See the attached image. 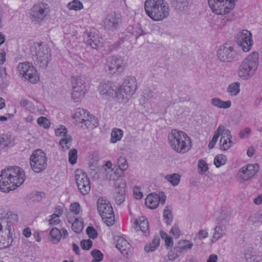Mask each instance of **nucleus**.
Returning <instances> with one entry per match:
<instances>
[{
	"label": "nucleus",
	"instance_id": "nucleus-1",
	"mask_svg": "<svg viewBox=\"0 0 262 262\" xmlns=\"http://www.w3.org/2000/svg\"><path fill=\"white\" fill-rule=\"evenodd\" d=\"M25 173L18 167H8L2 170L0 175V190L9 192L19 187L25 181Z\"/></svg>",
	"mask_w": 262,
	"mask_h": 262
},
{
	"label": "nucleus",
	"instance_id": "nucleus-2",
	"mask_svg": "<svg viewBox=\"0 0 262 262\" xmlns=\"http://www.w3.org/2000/svg\"><path fill=\"white\" fill-rule=\"evenodd\" d=\"M144 9L147 15L157 21L167 18L170 13V7L165 0H146Z\"/></svg>",
	"mask_w": 262,
	"mask_h": 262
},
{
	"label": "nucleus",
	"instance_id": "nucleus-3",
	"mask_svg": "<svg viewBox=\"0 0 262 262\" xmlns=\"http://www.w3.org/2000/svg\"><path fill=\"white\" fill-rule=\"evenodd\" d=\"M168 141L170 147L180 154L186 153L191 146L190 139L187 135L177 129H172L169 133Z\"/></svg>",
	"mask_w": 262,
	"mask_h": 262
},
{
	"label": "nucleus",
	"instance_id": "nucleus-4",
	"mask_svg": "<svg viewBox=\"0 0 262 262\" xmlns=\"http://www.w3.org/2000/svg\"><path fill=\"white\" fill-rule=\"evenodd\" d=\"M259 63V54L254 52L244 59L238 69V76L244 80L251 78L255 74Z\"/></svg>",
	"mask_w": 262,
	"mask_h": 262
},
{
	"label": "nucleus",
	"instance_id": "nucleus-5",
	"mask_svg": "<svg viewBox=\"0 0 262 262\" xmlns=\"http://www.w3.org/2000/svg\"><path fill=\"white\" fill-rule=\"evenodd\" d=\"M100 94L105 98L110 99L115 98L120 103L123 102L124 96L121 93L122 89H118L109 81L101 82L98 88Z\"/></svg>",
	"mask_w": 262,
	"mask_h": 262
},
{
	"label": "nucleus",
	"instance_id": "nucleus-6",
	"mask_svg": "<svg viewBox=\"0 0 262 262\" xmlns=\"http://www.w3.org/2000/svg\"><path fill=\"white\" fill-rule=\"evenodd\" d=\"M98 211L104 222L110 226L115 222L113 207L110 202L103 198H99L97 202Z\"/></svg>",
	"mask_w": 262,
	"mask_h": 262
},
{
	"label": "nucleus",
	"instance_id": "nucleus-7",
	"mask_svg": "<svg viewBox=\"0 0 262 262\" xmlns=\"http://www.w3.org/2000/svg\"><path fill=\"white\" fill-rule=\"evenodd\" d=\"M237 0H208V4L213 12L217 15L226 14L235 6Z\"/></svg>",
	"mask_w": 262,
	"mask_h": 262
},
{
	"label": "nucleus",
	"instance_id": "nucleus-8",
	"mask_svg": "<svg viewBox=\"0 0 262 262\" xmlns=\"http://www.w3.org/2000/svg\"><path fill=\"white\" fill-rule=\"evenodd\" d=\"M30 163L31 168L35 172H41L47 165L46 154L40 149H36L31 156Z\"/></svg>",
	"mask_w": 262,
	"mask_h": 262
},
{
	"label": "nucleus",
	"instance_id": "nucleus-9",
	"mask_svg": "<svg viewBox=\"0 0 262 262\" xmlns=\"http://www.w3.org/2000/svg\"><path fill=\"white\" fill-rule=\"evenodd\" d=\"M51 49L45 45L38 44L36 48L35 62L40 67L45 68L51 60Z\"/></svg>",
	"mask_w": 262,
	"mask_h": 262
},
{
	"label": "nucleus",
	"instance_id": "nucleus-10",
	"mask_svg": "<svg viewBox=\"0 0 262 262\" xmlns=\"http://www.w3.org/2000/svg\"><path fill=\"white\" fill-rule=\"evenodd\" d=\"M17 69L20 74L31 83H35L39 80L37 71L29 62H23L18 64Z\"/></svg>",
	"mask_w": 262,
	"mask_h": 262
},
{
	"label": "nucleus",
	"instance_id": "nucleus-11",
	"mask_svg": "<svg viewBox=\"0 0 262 262\" xmlns=\"http://www.w3.org/2000/svg\"><path fill=\"white\" fill-rule=\"evenodd\" d=\"M125 66L123 58L118 56H112L106 58L105 70L110 74L121 73Z\"/></svg>",
	"mask_w": 262,
	"mask_h": 262
},
{
	"label": "nucleus",
	"instance_id": "nucleus-12",
	"mask_svg": "<svg viewBox=\"0 0 262 262\" xmlns=\"http://www.w3.org/2000/svg\"><path fill=\"white\" fill-rule=\"evenodd\" d=\"M217 56L219 60L222 62H232L238 59V55L234 48L227 45L220 48L217 52Z\"/></svg>",
	"mask_w": 262,
	"mask_h": 262
},
{
	"label": "nucleus",
	"instance_id": "nucleus-13",
	"mask_svg": "<svg viewBox=\"0 0 262 262\" xmlns=\"http://www.w3.org/2000/svg\"><path fill=\"white\" fill-rule=\"evenodd\" d=\"M75 177L80 192L83 195L89 194L91 190V184L86 173L82 170H77L75 171Z\"/></svg>",
	"mask_w": 262,
	"mask_h": 262
},
{
	"label": "nucleus",
	"instance_id": "nucleus-14",
	"mask_svg": "<svg viewBox=\"0 0 262 262\" xmlns=\"http://www.w3.org/2000/svg\"><path fill=\"white\" fill-rule=\"evenodd\" d=\"M137 88L136 79L133 76H129L125 79L122 85L118 89H121V93L124 96L123 102L130 97L135 92Z\"/></svg>",
	"mask_w": 262,
	"mask_h": 262
},
{
	"label": "nucleus",
	"instance_id": "nucleus-15",
	"mask_svg": "<svg viewBox=\"0 0 262 262\" xmlns=\"http://www.w3.org/2000/svg\"><path fill=\"white\" fill-rule=\"evenodd\" d=\"M236 41L245 52L249 51L253 43L251 32L246 30L237 33Z\"/></svg>",
	"mask_w": 262,
	"mask_h": 262
},
{
	"label": "nucleus",
	"instance_id": "nucleus-16",
	"mask_svg": "<svg viewBox=\"0 0 262 262\" xmlns=\"http://www.w3.org/2000/svg\"><path fill=\"white\" fill-rule=\"evenodd\" d=\"M83 41L93 49H97L102 46V39L94 29L85 31L83 33Z\"/></svg>",
	"mask_w": 262,
	"mask_h": 262
},
{
	"label": "nucleus",
	"instance_id": "nucleus-17",
	"mask_svg": "<svg viewBox=\"0 0 262 262\" xmlns=\"http://www.w3.org/2000/svg\"><path fill=\"white\" fill-rule=\"evenodd\" d=\"M49 7L45 3L34 5L31 9V18L33 21L42 20L48 14Z\"/></svg>",
	"mask_w": 262,
	"mask_h": 262
},
{
	"label": "nucleus",
	"instance_id": "nucleus-18",
	"mask_svg": "<svg viewBox=\"0 0 262 262\" xmlns=\"http://www.w3.org/2000/svg\"><path fill=\"white\" fill-rule=\"evenodd\" d=\"M73 118L76 119V121L84 123L86 127H90L92 122L95 121L94 117L81 108H78L75 110Z\"/></svg>",
	"mask_w": 262,
	"mask_h": 262
},
{
	"label": "nucleus",
	"instance_id": "nucleus-19",
	"mask_svg": "<svg viewBox=\"0 0 262 262\" xmlns=\"http://www.w3.org/2000/svg\"><path fill=\"white\" fill-rule=\"evenodd\" d=\"M258 170L259 166L257 164H249L239 169L238 175L241 180L246 181L252 178Z\"/></svg>",
	"mask_w": 262,
	"mask_h": 262
},
{
	"label": "nucleus",
	"instance_id": "nucleus-20",
	"mask_svg": "<svg viewBox=\"0 0 262 262\" xmlns=\"http://www.w3.org/2000/svg\"><path fill=\"white\" fill-rule=\"evenodd\" d=\"M166 196L164 195L163 192L161 193L160 196L156 193H152L148 194L145 199V203L147 207L150 209H155L160 202L162 204H164L165 202Z\"/></svg>",
	"mask_w": 262,
	"mask_h": 262
},
{
	"label": "nucleus",
	"instance_id": "nucleus-21",
	"mask_svg": "<svg viewBox=\"0 0 262 262\" xmlns=\"http://www.w3.org/2000/svg\"><path fill=\"white\" fill-rule=\"evenodd\" d=\"M121 23V17L115 13L107 15L104 20V27L105 29L114 31L118 28Z\"/></svg>",
	"mask_w": 262,
	"mask_h": 262
},
{
	"label": "nucleus",
	"instance_id": "nucleus-22",
	"mask_svg": "<svg viewBox=\"0 0 262 262\" xmlns=\"http://www.w3.org/2000/svg\"><path fill=\"white\" fill-rule=\"evenodd\" d=\"M116 242V247L123 255L127 256L128 255V251L131 248V245L122 236H119Z\"/></svg>",
	"mask_w": 262,
	"mask_h": 262
},
{
	"label": "nucleus",
	"instance_id": "nucleus-23",
	"mask_svg": "<svg viewBox=\"0 0 262 262\" xmlns=\"http://www.w3.org/2000/svg\"><path fill=\"white\" fill-rule=\"evenodd\" d=\"M114 198L116 203L118 205H121L125 201V193L124 187H118L115 189L114 191Z\"/></svg>",
	"mask_w": 262,
	"mask_h": 262
},
{
	"label": "nucleus",
	"instance_id": "nucleus-24",
	"mask_svg": "<svg viewBox=\"0 0 262 262\" xmlns=\"http://www.w3.org/2000/svg\"><path fill=\"white\" fill-rule=\"evenodd\" d=\"M85 86L76 87L72 86V98L75 101H78L84 94Z\"/></svg>",
	"mask_w": 262,
	"mask_h": 262
},
{
	"label": "nucleus",
	"instance_id": "nucleus-25",
	"mask_svg": "<svg viewBox=\"0 0 262 262\" xmlns=\"http://www.w3.org/2000/svg\"><path fill=\"white\" fill-rule=\"evenodd\" d=\"M214 233L213 238L215 241H216L225 233L226 227L223 223L222 224L220 223L214 227Z\"/></svg>",
	"mask_w": 262,
	"mask_h": 262
},
{
	"label": "nucleus",
	"instance_id": "nucleus-26",
	"mask_svg": "<svg viewBox=\"0 0 262 262\" xmlns=\"http://www.w3.org/2000/svg\"><path fill=\"white\" fill-rule=\"evenodd\" d=\"M137 226L136 228L137 230L139 229L143 233L147 234L149 233L148 222L144 218L140 219L136 221Z\"/></svg>",
	"mask_w": 262,
	"mask_h": 262
},
{
	"label": "nucleus",
	"instance_id": "nucleus-27",
	"mask_svg": "<svg viewBox=\"0 0 262 262\" xmlns=\"http://www.w3.org/2000/svg\"><path fill=\"white\" fill-rule=\"evenodd\" d=\"M225 14L221 15V17L217 18V19L215 20L216 25L218 26L219 28L222 29L225 26L227 25V23L231 21L233 17V15L228 14L227 15H225Z\"/></svg>",
	"mask_w": 262,
	"mask_h": 262
},
{
	"label": "nucleus",
	"instance_id": "nucleus-28",
	"mask_svg": "<svg viewBox=\"0 0 262 262\" xmlns=\"http://www.w3.org/2000/svg\"><path fill=\"white\" fill-rule=\"evenodd\" d=\"M211 104L214 106L223 108H228L231 105L230 101H223L217 98L212 99Z\"/></svg>",
	"mask_w": 262,
	"mask_h": 262
},
{
	"label": "nucleus",
	"instance_id": "nucleus-29",
	"mask_svg": "<svg viewBox=\"0 0 262 262\" xmlns=\"http://www.w3.org/2000/svg\"><path fill=\"white\" fill-rule=\"evenodd\" d=\"M160 241V237L158 235L155 236L152 242L144 247L145 251L147 252L154 251L159 247Z\"/></svg>",
	"mask_w": 262,
	"mask_h": 262
},
{
	"label": "nucleus",
	"instance_id": "nucleus-30",
	"mask_svg": "<svg viewBox=\"0 0 262 262\" xmlns=\"http://www.w3.org/2000/svg\"><path fill=\"white\" fill-rule=\"evenodd\" d=\"M123 132L121 129L114 128L111 133V138L110 142L112 143H115L121 140L123 137Z\"/></svg>",
	"mask_w": 262,
	"mask_h": 262
},
{
	"label": "nucleus",
	"instance_id": "nucleus-31",
	"mask_svg": "<svg viewBox=\"0 0 262 262\" xmlns=\"http://www.w3.org/2000/svg\"><path fill=\"white\" fill-rule=\"evenodd\" d=\"M215 132L219 137L221 136V139H230L232 138L230 131L225 129L223 125H220Z\"/></svg>",
	"mask_w": 262,
	"mask_h": 262
},
{
	"label": "nucleus",
	"instance_id": "nucleus-32",
	"mask_svg": "<svg viewBox=\"0 0 262 262\" xmlns=\"http://www.w3.org/2000/svg\"><path fill=\"white\" fill-rule=\"evenodd\" d=\"M191 3L189 0H176L174 6L176 9L181 11H185L188 9Z\"/></svg>",
	"mask_w": 262,
	"mask_h": 262
},
{
	"label": "nucleus",
	"instance_id": "nucleus-33",
	"mask_svg": "<svg viewBox=\"0 0 262 262\" xmlns=\"http://www.w3.org/2000/svg\"><path fill=\"white\" fill-rule=\"evenodd\" d=\"M51 241L53 244L58 243L62 236L61 231L56 228H53L50 232Z\"/></svg>",
	"mask_w": 262,
	"mask_h": 262
},
{
	"label": "nucleus",
	"instance_id": "nucleus-34",
	"mask_svg": "<svg viewBox=\"0 0 262 262\" xmlns=\"http://www.w3.org/2000/svg\"><path fill=\"white\" fill-rule=\"evenodd\" d=\"M240 83L235 82L229 84L227 88V92L230 96H235L239 93Z\"/></svg>",
	"mask_w": 262,
	"mask_h": 262
},
{
	"label": "nucleus",
	"instance_id": "nucleus-35",
	"mask_svg": "<svg viewBox=\"0 0 262 262\" xmlns=\"http://www.w3.org/2000/svg\"><path fill=\"white\" fill-rule=\"evenodd\" d=\"M72 140L71 136L68 135L61 139L59 141V145L62 148L63 151H67L71 147V142Z\"/></svg>",
	"mask_w": 262,
	"mask_h": 262
},
{
	"label": "nucleus",
	"instance_id": "nucleus-36",
	"mask_svg": "<svg viewBox=\"0 0 262 262\" xmlns=\"http://www.w3.org/2000/svg\"><path fill=\"white\" fill-rule=\"evenodd\" d=\"M163 217L165 222L167 225L171 224L173 220L172 208L171 206H166L165 207L164 210Z\"/></svg>",
	"mask_w": 262,
	"mask_h": 262
},
{
	"label": "nucleus",
	"instance_id": "nucleus-37",
	"mask_svg": "<svg viewBox=\"0 0 262 262\" xmlns=\"http://www.w3.org/2000/svg\"><path fill=\"white\" fill-rule=\"evenodd\" d=\"M249 222L251 224L255 226H259L262 223V214L254 213L249 217Z\"/></svg>",
	"mask_w": 262,
	"mask_h": 262
},
{
	"label": "nucleus",
	"instance_id": "nucleus-38",
	"mask_svg": "<svg viewBox=\"0 0 262 262\" xmlns=\"http://www.w3.org/2000/svg\"><path fill=\"white\" fill-rule=\"evenodd\" d=\"M247 262H262V257L257 255L249 251L247 252L245 255Z\"/></svg>",
	"mask_w": 262,
	"mask_h": 262
},
{
	"label": "nucleus",
	"instance_id": "nucleus-39",
	"mask_svg": "<svg viewBox=\"0 0 262 262\" xmlns=\"http://www.w3.org/2000/svg\"><path fill=\"white\" fill-rule=\"evenodd\" d=\"M165 179L172 185L175 186L178 185L180 181V176L178 173L167 174L165 177Z\"/></svg>",
	"mask_w": 262,
	"mask_h": 262
},
{
	"label": "nucleus",
	"instance_id": "nucleus-40",
	"mask_svg": "<svg viewBox=\"0 0 262 262\" xmlns=\"http://www.w3.org/2000/svg\"><path fill=\"white\" fill-rule=\"evenodd\" d=\"M117 164L119 169L122 171L126 170L128 167L126 159L122 156H120L117 158Z\"/></svg>",
	"mask_w": 262,
	"mask_h": 262
},
{
	"label": "nucleus",
	"instance_id": "nucleus-41",
	"mask_svg": "<svg viewBox=\"0 0 262 262\" xmlns=\"http://www.w3.org/2000/svg\"><path fill=\"white\" fill-rule=\"evenodd\" d=\"M227 159L225 156L223 155H216L214 160V164L216 167H220L222 165L225 164Z\"/></svg>",
	"mask_w": 262,
	"mask_h": 262
},
{
	"label": "nucleus",
	"instance_id": "nucleus-42",
	"mask_svg": "<svg viewBox=\"0 0 262 262\" xmlns=\"http://www.w3.org/2000/svg\"><path fill=\"white\" fill-rule=\"evenodd\" d=\"M38 124L43 127L45 129H48L50 127L51 123L50 120L45 117H40L37 120Z\"/></svg>",
	"mask_w": 262,
	"mask_h": 262
},
{
	"label": "nucleus",
	"instance_id": "nucleus-43",
	"mask_svg": "<svg viewBox=\"0 0 262 262\" xmlns=\"http://www.w3.org/2000/svg\"><path fill=\"white\" fill-rule=\"evenodd\" d=\"M68 7L70 10H80L82 9V4L78 0H74L68 4Z\"/></svg>",
	"mask_w": 262,
	"mask_h": 262
},
{
	"label": "nucleus",
	"instance_id": "nucleus-44",
	"mask_svg": "<svg viewBox=\"0 0 262 262\" xmlns=\"http://www.w3.org/2000/svg\"><path fill=\"white\" fill-rule=\"evenodd\" d=\"M91 255L93 257L92 262H100L103 258V253L99 250L94 249L91 252Z\"/></svg>",
	"mask_w": 262,
	"mask_h": 262
},
{
	"label": "nucleus",
	"instance_id": "nucleus-45",
	"mask_svg": "<svg viewBox=\"0 0 262 262\" xmlns=\"http://www.w3.org/2000/svg\"><path fill=\"white\" fill-rule=\"evenodd\" d=\"M72 228L73 230L77 233H80L83 228V223L79 221L78 219H75L74 223L72 224Z\"/></svg>",
	"mask_w": 262,
	"mask_h": 262
},
{
	"label": "nucleus",
	"instance_id": "nucleus-46",
	"mask_svg": "<svg viewBox=\"0 0 262 262\" xmlns=\"http://www.w3.org/2000/svg\"><path fill=\"white\" fill-rule=\"evenodd\" d=\"M179 246L177 247V250L179 249V252H181L183 249H191L192 247L193 244L187 240H184L179 243Z\"/></svg>",
	"mask_w": 262,
	"mask_h": 262
},
{
	"label": "nucleus",
	"instance_id": "nucleus-47",
	"mask_svg": "<svg viewBox=\"0 0 262 262\" xmlns=\"http://www.w3.org/2000/svg\"><path fill=\"white\" fill-rule=\"evenodd\" d=\"M231 139H221L220 145L222 149L226 150L233 144V142Z\"/></svg>",
	"mask_w": 262,
	"mask_h": 262
},
{
	"label": "nucleus",
	"instance_id": "nucleus-48",
	"mask_svg": "<svg viewBox=\"0 0 262 262\" xmlns=\"http://www.w3.org/2000/svg\"><path fill=\"white\" fill-rule=\"evenodd\" d=\"M77 159V151L76 149L73 148L69 152V161L72 164L76 163Z\"/></svg>",
	"mask_w": 262,
	"mask_h": 262
},
{
	"label": "nucleus",
	"instance_id": "nucleus-49",
	"mask_svg": "<svg viewBox=\"0 0 262 262\" xmlns=\"http://www.w3.org/2000/svg\"><path fill=\"white\" fill-rule=\"evenodd\" d=\"M67 133L68 130L63 125H60L59 128L55 130V135L57 137H63V138H65L66 136L69 135Z\"/></svg>",
	"mask_w": 262,
	"mask_h": 262
},
{
	"label": "nucleus",
	"instance_id": "nucleus-50",
	"mask_svg": "<svg viewBox=\"0 0 262 262\" xmlns=\"http://www.w3.org/2000/svg\"><path fill=\"white\" fill-rule=\"evenodd\" d=\"M59 212V214L53 213L52 215L50 216L51 218L49 220V224L50 225H57L59 223L60 220L58 218L59 216H61V211Z\"/></svg>",
	"mask_w": 262,
	"mask_h": 262
},
{
	"label": "nucleus",
	"instance_id": "nucleus-51",
	"mask_svg": "<svg viewBox=\"0 0 262 262\" xmlns=\"http://www.w3.org/2000/svg\"><path fill=\"white\" fill-rule=\"evenodd\" d=\"M101 171H102L103 174L104 175L105 179L107 180H111L112 179H114V178L112 177V174H114L115 172H113L112 169L109 168L107 169L106 168H101Z\"/></svg>",
	"mask_w": 262,
	"mask_h": 262
},
{
	"label": "nucleus",
	"instance_id": "nucleus-52",
	"mask_svg": "<svg viewBox=\"0 0 262 262\" xmlns=\"http://www.w3.org/2000/svg\"><path fill=\"white\" fill-rule=\"evenodd\" d=\"M86 233L90 238L95 239L97 237V232L95 228L92 226H89L86 229Z\"/></svg>",
	"mask_w": 262,
	"mask_h": 262
},
{
	"label": "nucleus",
	"instance_id": "nucleus-53",
	"mask_svg": "<svg viewBox=\"0 0 262 262\" xmlns=\"http://www.w3.org/2000/svg\"><path fill=\"white\" fill-rule=\"evenodd\" d=\"M92 245L93 242L90 239H83L80 242V246L83 250L90 249L92 247Z\"/></svg>",
	"mask_w": 262,
	"mask_h": 262
},
{
	"label": "nucleus",
	"instance_id": "nucleus-54",
	"mask_svg": "<svg viewBox=\"0 0 262 262\" xmlns=\"http://www.w3.org/2000/svg\"><path fill=\"white\" fill-rule=\"evenodd\" d=\"M70 211L75 214H79L80 210V206L78 203H74L71 204Z\"/></svg>",
	"mask_w": 262,
	"mask_h": 262
},
{
	"label": "nucleus",
	"instance_id": "nucleus-55",
	"mask_svg": "<svg viewBox=\"0 0 262 262\" xmlns=\"http://www.w3.org/2000/svg\"><path fill=\"white\" fill-rule=\"evenodd\" d=\"M251 129L249 127H246L239 132V137L242 139L247 138L251 134Z\"/></svg>",
	"mask_w": 262,
	"mask_h": 262
},
{
	"label": "nucleus",
	"instance_id": "nucleus-56",
	"mask_svg": "<svg viewBox=\"0 0 262 262\" xmlns=\"http://www.w3.org/2000/svg\"><path fill=\"white\" fill-rule=\"evenodd\" d=\"M81 86H84L83 81L79 77H73L72 78V86H75L76 87H80Z\"/></svg>",
	"mask_w": 262,
	"mask_h": 262
},
{
	"label": "nucleus",
	"instance_id": "nucleus-57",
	"mask_svg": "<svg viewBox=\"0 0 262 262\" xmlns=\"http://www.w3.org/2000/svg\"><path fill=\"white\" fill-rule=\"evenodd\" d=\"M174 250H176V253L172 251H170L168 254V257L169 260H174L179 256V249L177 250V248H174Z\"/></svg>",
	"mask_w": 262,
	"mask_h": 262
},
{
	"label": "nucleus",
	"instance_id": "nucleus-58",
	"mask_svg": "<svg viewBox=\"0 0 262 262\" xmlns=\"http://www.w3.org/2000/svg\"><path fill=\"white\" fill-rule=\"evenodd\" d=\"M198 167L203 173L206 172L208 169L207 164L205 161L202 160L199 161Z\"/></svg>",
	"mask_w": 262,
	"mask_h": 262
},
{
	"label": "nucleus",
	"instance_id": "nucleus-59",
	"mask_svg": "<svg viewBox=\"0 0 262 262\" xmlns=\"http://www.w3.org/2000/svg\"><path fill=\"white\" fill-rule=\"evenodd\" d=\"M219 138V135L217 134L215 132L213 138H212L211 140L210 141L209 143L208 147L209 148L212 149L214 147Z\"/></svg>",
	"mask_w": 262,
	"mask_h": 262
},
{
	"label": "nucleus",
	"instance_id": "nucleus-60",
	"mask_svg": "<svg viewBox=\"0 0 262 262\" xmlns=\"http://www.w3.org/2000/svg\"><path fill=\"white\" fill-rule=\"evenodd\" d=\"M170 233H171L173 236L177 238L180 234V230L177 226H174L170 230Z\"/></svg>",
	"mask_w": 262,
	"mask_h": 262
},
{
	"label": "nucleus",
	"instance_id": "nucleus-61",
	"mask_svg": "<svg viewBox=\"0 0 262 262\" xmlns=\"http://www.w3.org/2000/svg\"><path fill=\"white\" fill-rule=\"evenodd\" d=\"M134 194L136 199L140 200L143 197V194L139 187H136L134 189Z\"/></svg>",
	"mask_w": 262,
	"mask_h": 262
},
{
	"label": "nucleus",
	"instance_id": "nucleus-62",
	"mask_svg": "<svg viewBox=\"0 0 262 262\" xmlns=\"http://www.w3.org/2000/svg\"><path fill=\"white\" fill-rule=\"evenodd\" d=\"M136 29V31L133 32V34L136 36V38L144 34V31L140 28L137 27Z\"/></svg>",
	"mask_w": 262,
	"mask_h": 262
},
{
	"label": "nucleus",
	"instance_id": "nucleus-63",
	"mask_svg": "<svg viewBox=\"0 0 262 262\" xmlns=\"http://www.w3.org/2000/svg\"><path fill=\"white\" fill-rule=\"evenodd\" d=\"M165 245L167 247H172L173 245V240L169 236L166 239L165 241Z\"/></svg>",
	"mask_w": 262,
	"mask_h": 262
},
{
	"label": "nucleus",
	"instance_id": "nucleus-64",
	"mask_svg": "<svg viewBox=\"0 0 262 262\" xmlns=\"http://www.w3.org/2000/svg\"><path fill=\"white\" fill-rule=\"evenodd\" d=\"M217 259V257L216 255L211 254L209 256L207 262H216Z\"/></svg>",
	"mask_w": 262,
	"mask_h": 262
}]
</instances>
